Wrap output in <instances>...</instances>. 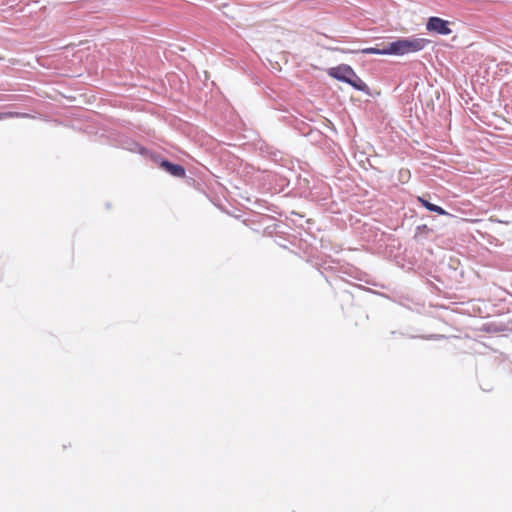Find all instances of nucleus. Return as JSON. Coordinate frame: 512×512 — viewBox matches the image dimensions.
<instances>
[{"label":"nucleus","instance_id":"obj_12","mask_svg":"<svg viewBox=\"0 0 512 512\" xmlns=\"http://www.w3.org/2000/svg\"><path fill=\"white\" fill-rule=\"evenodd\" d=\"M298 186H299V194L301 196H308V191H309V180L304 178V179H301L300 177L298 178Z\"/></svg>","mask_w":512,"mask_h":512},{"label":"nucleus","instance_id":"obj_10","mask_svg":"<svg viewBox=\"0 0 512 512\" xmlns=\"http://www.w3.org/2000/svg\"><path fill=\"white\" fill-rule=\"evenodd\" d=\"M357 52H360L362 54L389 55V52L387 51V45L384 46L383 48H378V47L363 48L361 50H358Z\"/></svg>","mask_w":512,"mask_h":512},{"label":"nucleus","instance_id":"obj_6","mask_svg":"<svg viewBox=\"0 0 512 512\" xmlns=\"http://www.w3.org/2000/svg\"><path fill=\"white\" fill-rule=\"evenodd\" d=\"M354 70L350 65L340 64L328 70V75L339 82L348 84L350 78L354 76Z\"/></svg>","mask_w":512,"mask_h":512},{"label":"nucleus","instance_id":"obj_3","mask_svg":"<svg viewBox=\"0 0 512 512\" xmlns=\"http://www.w3.org/2000/svg\"><path fill=\"white\" fill-rule=\"evenodd\" d=\"M150 158L159 165L165 172L176 178H183L186 175V170L183 165L173 163L170 160L161 157L160 155L153 153L150 154Z\"/></svg>","mask_w":512,"mask_h":512},{"label":"nucleus","instance_id":"obj_8","mask_svg":"<svg viewBox=\"0 0 512 512\" xmlns=\"http://www.w3.org/2000/svg\"><path fill=\"white\" fill-rule=\"evenodd\" d=\"M418 201H419V203H421V205L424 208H426L430 212H434L438 215H445V216H449V217L453 216L449 212H447L445 209H443L441 206L431 203L429 200H427L424 197H418Z\"/></svg>","mask_w":512,"mask_h":512},{"label":"nucleus","instance_id":"obj_4","mask_svg":"<svg viewBox=\"0 0 512 512\" xmlns=\"http://www.w3.org/2000/svg\"><path fill=\"white\" fill-rule=\"evenodd\" d=\"M258 150L262 157L268 158L281 166H286L289 162L287 155L283 151L266 142L259 143Z\"/></svg>","mask_w":512,"mask_h":512},{"label":"nucleus","instance_id":"obj_16","mask_svg":"<svg viewBox=\"0 0 512 512\" xmlns=\"http://www.w3.org/2000/svg\"><path fill=\"white\" fill-rule=\"evenodd\" d=\"M417 229L418 230H420V229L425 230V229H427V226L426 225L418 226Z\"/></svg>","mask_w":512,"mask_h":512},{"label":"nucleus","instance_id":"obj_1","mask_svg":"<svg viewBox=\"0 0 512 512\" xmlns=\"http://www.w3.org/2000/svg\"><path fill=\"white\" fill-rule=\"evenodd\" d=\"M429 43V40L416 36L402 37L388 43L387 51L389 52V55L403 56L406 54L419 52L423 50Z\"/></svg>","mask_w":512,"mask_h":512},{"label":"nucleus","instance_id":"obj_14","mask_svg":"<svg viewBox=\"0 0 512 512\" xmlns=\"http://www.w3.org/2000/svg\"><path fill=\"white\" fill-rule=\"evenodd\" d=\"M504 330H505V328L502 324H494V323L488 324V326L486 328L487 332H502Z\"/></svg>","mask_w":512,"mask_h":512},{"label":"nucleus","instance_id":"obj_13","mask_svg":"<svg viewBox=\"0 0 512 512\" xmlns=\"http://www.w3.org/2000/svg\"><path fill=\"white\" fill-rule=\"evenodd\" d=\"M12 117H28V114L26 113H18V112H4L0 113V120L5 118H12Z\"/></svg>","mask_w":512,"mask_h":512},{"label":"nucleus","instance_id":"obj_18","mask_svg":"<svg viewBox=\"0 0 512 512\" xmlns=\"http://www.w3.org/2000/svg\"><path fill=\"white\" fill-rule=\"evenodd\" d=\"M279 245L282 247H286V245L284 243H279Z\"/></svg>","mask_w":512,"mask_h":512},{"label":"nucleus","instance_id":"obj_5","mask_svg":"<svg viewBox=\"0 0 512 512\" xmlns=\"http://www.w3.org/2000/svg\"><path fill=\"white\" fill-rule=\"evenodd\" d=\"M449 21L437 16H431L426 22V29L438 35L447 36L452 33Z\"/></svg>","mask_w":512,"mask_h":512},{"label":"nucleus","instance_id":"obj_2","mask_svg":"<svg viewBox=\"0 0 512 512\" xmlns=\"http://www.w3.org/2000/svg\"><path fill=\"white\" fill-rule=\"evenodd\" d=\"M324 270L334 273L336 275L337 279H340L343 281L348 282V279L346 277L357 279L359 281H364L362 273H360L354 267H351V266L344 267V266H339L338 264L337 265H328V266L324 267ZM365 282L367 284L376 286L375 283L370 282L368 280H365Z\"/></svg>","mask_w":512,"mask_h":512},{"label":"nucleus","instance_id":"obj_15","mask_svg":"<svg viewBox=\"0 0 512 512\" xmlns=\"http://www.w3.org/2000/svg\"><path fill=\"white\" fill-rule=\"evenodd\" d=\"M422 338L428 339V340H439V339L445 338V336L441 335V334H430L428 336H422Z\"/></svg>","mask_w":512,"mask_h":512},{"label":"nucleus","instance_id":"obj_11","mask_svg":"<svg viewBox=\"0 0 512 512\" xmlns=\"http://www.w3.org/2000/svg\"><path fill=\"white\" fill-rule=\"evenodd\" d=\"M265 220L273 222V225H267V227H266V231H268V233L272 234L273 232H275V233L283 232L281 230V228L285 226L284 224L277 222L274 218H270V217H267Z\"/></svg>","mask_w":512,"mask_h":512},{"label":"nucleus","instance_id":"obj_17","mask_svg":"<svg viewBox=\"0 0 512 512\" xmlns=\"http://www.w3.org/2000/svg\"><path fill=\"white\" fill-rule=\"evenodd\" d=\"M391 334H392L393 336H397V332H396V331H392V332H391Z\"/></svg>","mask_w":512,"mask_h":512},{"label":"nucleus","instance_id":"obj_7","mask_svg":"<svg viewBox=\"0 0 512 512\" xmlns=\"http://www.w3.org/2000/svg\"><path fill=\"white\" fill-rule=\"evenodd\" d=\"M120 146L122 149L127 150L132 153L140 154L143 157H150V154H153L150 152L146 147L142 146L135 140L129 137H123L120 140Z\"/></svg>","mask_w":512,"mask_h":512},{"label":"nucleus","instance_id":"obj_9","mask_svg":"<svg viewBox=\"0 0 512 512\" xmlns=\"http://www.w3.org/2000/svg\"><path fill=\"white\" fill-rule=\"evenodd\" d=\"M348 85H350L357 91L370 95L369 86L356 74V72H354V76L350 78Z\"/></svg>","mask_w":512,"mask_h":512}]
</instances>
